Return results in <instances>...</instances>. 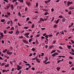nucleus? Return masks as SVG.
Masks as SVG:
<instances>
[{
	"label": "nucleus",
	"mask_w": 74,
	"mask_h": 74,
	"mask_svg": "<svg viewBox=\"0 0 74 74\" xmlns=\"http://www.w3.org/2000/svg\"><path fill=\"white\" fill-rule=\"evenodd\" d=\"M62 22H66V18H65L64 17L62 19Z\"/></svg>",
	"instance_id": "1"
},
{
	"label": "nucleus",
	"mask_w": 74,
	"mask_h": 74,
	"mask_svg": "<svg viewBox=\"0 0 74 74\" xmlns=\"http://www.w3.org/2000/svg\"><path fill=\"white\" fill-rule=\"evenodd\" d=\"M67 6H69V5L70 4H73V2L71 1L70 2H69V1H68L67 3Z\"/></svg>",
	"instance_id": "2"
},
{
	"label": "nucleus",
	"mask_w": 74,
	"mask_h": 74,
	"mask_svg": "<svg viewBox=\"0 0 74 74\" xmlns=\"http://www.w3.org/2000/svg\"><path fill=\"white\" fill-rule=\"evenodd\" d=\"M23 42L25 44H29V42L27 41V40H23Z\"/></svg>",
	"instance_id": "3"
},
{
	"label": "nucleus",
	"mask_w": 74,
	"mask_h": 74,
	"mask_svg": "<svg viewBox=\"0 0 74 74\" xmlns=\"http://www.w3.org/2000/svg\"><path fill=\"white\" fill-rule=\"evenodd\" d=\"M7 53L8 55H10L12 53L11 52H8V51L6 52Z\"/></svg>",
	"instance_id": "4"
},
{
	"label": "nucleus",
	"mask_w": 74,
	"mask_h": 74,
	"mask_svg": "<svg viewBox=\"0 0 74 74\" xmlns=\"http://www.w3.org/2000/svg\"><path fill=\"white\" fill-rule=\"evenodd\" d=\"M69 10H73L74 9V8L72 7V6H70L69 8Z\"/></svg>",
	"instance_id": "5"
},
{
	"label": "nucleus",
	"mask_w": 74,
	"mask_h": 74,
	"mask_svg": "<svg viewBox=\"0 0 74 74\" xmlns=\"http://www.w3.org/2000/svg\"><path fill=\"white\" fill-rule=\"evenodd\" d=\"M0 35H1V38L2 39V38H3V32L1 33H0Z\"/></svg>",
	"instance_id": "6"
},
{
	"label": "nucleus",
	"mask_w": 74,
	"mask_h": 74,
	"mask_svg": "<svg viewBox=\"0 0 74 74\" xmlns=\"http://www.w3.org/2000/svg\"><path fill=\"white\" fill-rule=\"evenodd\" d=\"M10 5H10V4H9L8 5H7L6 7L7 8V10H8V8H10Z\"/></svg>",
	"instance_id": "7"
},
{
	"label": "nucleus",
	"mask_w": 74,
	"mask_h": 74,
	"mask_svg": "<svg viewBox=\"0 0 74 74\" xmlns=\"http://www.w3.org/2000/svg\"><path fill=\"white\" fill-rule=\"evenodd\" d=\"M67 47L68 49H71V45H68L67 46Z\"/></svg>",
	"instance_id": "8"
},
{
	"label": "nucleus",
	"mask_w": 74,
	"mask_h": 74,
	"mask_svg": "<svg viewBox=\"0 0 74 74\" xmlns=\"http://www.w3.org/2000/svg\"><path fill=\"white\" fill-rule=\"evenodd\" d=\"M40 21H42V22H44V20L42 18H40Z\"/></svg>",
	"instance_id": "9"
},
{
	"label": "nucleus",
	"mask_w": 74,
	"mask_h": 74,
	"mask_svg": "<svg viewBox=\"0 0 74 74\" xmlns=\"http://www.w3.org/2000/svg\"><path fill=\"white\" fill-rule=\"evenodd\" d=\"M9 64H5V67H9Z\"/></svg>",
	"instance_id": "10"
},
{
	"label": "nucleus",
	"mask_w": 74,
	"mask_h": 74,
	"mask_svg": "<svg viewBox=\"0 0 74 74\" xmlns=\"http://www.w3.org/2000/svg\"><path fill=\"white\" fill-rule=\"evenodd\" d=\"M35 42L36 44H39V43L38 42V40L37 39H36L35 41Z\"/></svg>",
	"instance_id": "11"
},
{
	"label": "nucleus",
	"mask_w": 74,
	"mask_h": 74,
	"mask_svg": "<svg viewBox=\"0 0 74 74\" xmlns=\"http://www.w3.org/2000/svg\"><path fill=\"white\" fill-rule=\"evenodd\" d=\"M11 8H12V10L14 9V5H11Z\"/></svg>",
	"instance_id": "12"
},
{
	"label": "nucleus",
	"mask_w": 74,
	"mask_h": 74,
	"mask_svg": "<svg viewBox=\"0 0 74 74\" xmlns=\"http://www.w3.org/2000/svg\"><path fill=\"white\" fill-rule=\"evenodd\" d=\"M59 19H58L56 21V24H58L59 23Z\"/></svg>",
	"instance_id": "13"
},
{
	"label": "nucleus",
	"mask_w": 74,
	"mask_h": 74,
	"mask_svg": "<svg viewBox=\"0 0 74 74\" xmlns=\"http://www.w3.org/2000/svg\"><path fill=\"white\" fill-rule=\"evenodd\" d=\"M6 51H7V49H5L3 51V53H5Z\"/></svg>",
	"instance_id": "14"
},
{
	"label": "nucleus",
	"mask_w": 74,
	"mask_h": 74,
	"mask_svg": "<svg viewBox=\"0 0 74 74\" xmlns=\"http://www.w3.org/2000/svg\"><path fill=\"white\" fill-rule=\"evenodd\" d=\"M60 33H61V34H64V32H63V31H60Z\"/></svg>",
	"instance_id": "15"
},
{
	"label": "nucleus",
	"mask_w": 74,
	"mask_h": 74,
	"mask_svg": "<svg viewBox=\"0 0 74 74\" xmlns=\"http://www.w3.org/2000/svg\"><path fill=\"white\" fill-rule=\"evenodd\" d=\"M53 47V45H51L49 46V49H50L51 48H52Z\"/></svg>",
	"instance_id": "16"
},
{
	"label": "nucleus",
	"mask_w": 74,
	"mask_h": 74,
	"mask_svg": "<svg viewBox=\"0 0 74 74\" xmlns=\"http://www.w3.org/2000/svg\"><path fill=\"white\" fill-rule=\"evenodd\" d=\"M64 17V16H62V15H60V16H59V18H63V17Z\"/></svg>",
	"instance_id": "17"
},
{
	"label": "nucleus",
	"mask_w": 74,
	"mask_h": 74,
	"mask_svg": "<svg viewBox=\"0 0 74 74\" xmlns=\"http://www.w3.org/2000/svg\"><path fill=\"white\" fill-rule=\"evenodd\" d=\"M56 69L58 71H59V70L60 69V67H57Z\"/></svg>",
	"instance_id": "18"
},
{
	"label": "nucleus",
	"mask_w": 74,
	"mask_h": 74,
	"mask_svg": "<svg viewBox=\"0 0 74 74\" xmlns=\"http://www.w3.org/2000/svg\"><path fill=\"white\" fill-rule=\"evenodd\" d=\"M18 1H20V3H23V0H18Z\"/></svg>",
	"instance_id": "19"
},
{
	"label": "nucleus",
	"mask_w": 74,
	"mask_h": 74,
	"mask_svg": "<svg viewBox=\"0 0 74 74\" xmlns=\"http://www.w3.org/2000/svg\"><path fill=\"white\" fill-rule=\"evenodd\" d=\"M29 33H27L25 34H24V35H25V36H28V35H29Z\"/></svg>",
	"instance_id": "20"
},
{
	"label": "nucleus",
	"mask_w": 74,
	"mask_h": 74,
	"mask_svg": "<svg viewBox=\"0 0 74 74\" xmlns=\"http://www.w3.org/2000/svg\"><path fill=\"white\" fill-rule=\"evenodd\" d=\"M56 52V50H53L52 51L51 53V54H52V53H54V52Z\"/></svg>",
	"instance_id": "21"
},
{
	"label": "nucleus",
	"mask_w": 74,
	"mask_h": 74,
	"mask_svg": "<svg viewBox=\"0 0 74 74\" xmlns=\"http://www.w3.org/2000/svg\"><path fill=\"white\" fill-rule=\"evenodd\" d=\"M37 17L38 16H36L35 17L33 18V19H35V20H36V19L37 18Z\"/></svg>",
	"instance_id": "22"
},
{
	"label": "nucleus",
	"mask_w": 74,
	"mask_h": 74,
	"mask_svg": "<svg viewBox=\"0 0 74 74\" xmlns=\"http://www.w3.org/2000/svg\"><path fill=\"white\" fill-rule=\"evenodd\" d=\"M32 51H36V49L34 48H33L31 49Z\"/></svg>",
	"instance_id": "23"
},
{
	"label": "nucleus",
	"mask_w": 74,
	"mask_h": 74,
	"mask_svg": "<svg viewBox=\"0 0 74 74\" xmlns=\"http://www.w3.org/2000/svg\"><path fill=\"white\" fill-rule=\"evenodd\" d=\"M8 33L9 34H12V33H13V31H12L11 32H9Z\"/></svg>",
	"instance_id": "24"
},
{
	"label": "nucleus",
	"mask_w": 74,
	"mask_h": 74,
	"mask_svg": "<svg viewBox=\"0 0 74 74\" xmlns=\"http://www.w3.org/2000/svg\"><path fill=\"white\" fill-rule=\"evenodd\" d=\"M22 67L21 66V67H19L18 68H17V70H19L20 69H22Z\"/></svg>",
	"instance_id": "25"
},
{
	"label": "nucleus",
	"mask_w": 74,
	"mask_h": 74,
	"mask_svg": "<svg viewBox=\"0 0 74 74\" xmlns=\"http://www.w3.org/2000/svg\"><path fill=\"white\" fill-rule=\"evenodd\" d=\"M56 56V54L55 53H53L52 55V56H53V57H54V56Z\"/></svg>",
	"instance_id": "26"
},
{
	"label": "nucleus",
	"mask_w": 74,
	"mask_h": 74,
	"mask_svg": "<svg viewBox=\"0 0 74 74\" xmlns=\"http://www.w3.org/2000/svg\"><path fill=\"white\" fill-rule=\"evenodd\" d=\"M68 14H69V15H70L71 14V11H69L68 12Z\"/></svg>",
	"instance_id": "27"
},
{
	"label": "nucleus",
	"mask_w": 74,
	"mask_h": 74,
	"mask_svg": "<svg viewBox=\"0 0 74 74\" xmlns=\"http://www.w3.org/2000/svg\"><path fill=\"white\" fill-rule=\"evenodd\" d=\"M29 19H30L29 17L27 18V21H26V22H27V21L29 20Z\"/></svg>",
	"instance_id": "28"
},
{
	"label": "nucleus",
	"mask_w": 74,
	"mask_h": 74,
	"mask_svg": "<svg viewBox=\"0 0 74 74\" xmlns=\"http://www.w3.org/2000/svg\"><path fill=\"white\" fill-rule=\"evenodd\" d=\"M26 3L27 4V5H28V6H29V5H30V2L27 3V2H26Z\"/></svg>",
	"instance_id": "29"
},
{
	"label": "nucleus",
	"mask_w": 74,
	"mask_h": 74,
	"mask_svg": "<svg viewBox=\"0 0 74 74\" xmlns=\"http://www.w3.org/2000/svg\"><path fill=\"white\" fill-rule=\"evenodd\" d=\"M18 15L19 16H21V13H20V12H19L18 13Z\"/></svg>",
	"instance_id": "30"
},
{
	"label": "nucleus",
	"mask_w": 74,
	"mask_h": 74,
	"mask_svg": "<svg viewBox=\"0 0 74 74\" xmlns=\"http://www.w3.org/2000/svg\"><path fill=\"white\" fill-rule=\"evenodd\" d=\"M6 14H7V15H11V13H10V12H7L6 13Z\"/></svg>",
	"instance_id": "31"
},
{
	"label": "nucleus",
	"mask_w": 74,
	"mask_h": 74,
	"mask_svg": "<svg viewBox=\"0 0 74 74\" xmlns=\"http://www.w3.org/2000/svg\"><path fill=\"white\" fill-rule=\"evenodd\" d=\"M10 30H14V28L13 27H12L10 29Z\"/></svg>",
	"instance_id": "32"
},
{
	"label": "nucleus",
	"mask_w": 74,
	"mask_h": 74,
	"mask_svg": "<svg viewBox=\"0 0 74 74\" xmlns=\"http://www.w3.org/2000/svg\"><path fill=\"white\" fill-rule=\"evenodd\" d=\"M49 14V13L48 12H46L45 13V15H48V14Z\"/></svg>",
	"instance_id": "33"
},
{
	"label": "nucleus",
	"mask_w": 74,
	"mask_h": 74,
	"mask_svg": "<svg viewBox=\"0 0 74 74\" xmlns=\"http://www.w3.org/2000/svg\"><path fill=\"white\" fill-rule=\"evenodd\" d=\"M38 2H37L36 3V6L37 7H38Z\"/></svg>",
	"instance_id": "34"
},
{
	"label": "nucleus",
	"mask_w": 74,
	"mask_h": 74,
	"mask_svg": "<svg viewBox=\"0 0 74 74\" xmlns=\"http://www.w3.org/2000/svg\"><path fill=\"white\" fill-rule=\"evenodd\" d=\"M13 3H14V2H15L16 1H17V0H13L12 1Z\"/></svg>",
	"instance_id": "35"
},
{
	"label": "nucleus",
	"mask_w": 74,
	"mask_h": 74,
	"mask_svg": "<svg viewBox=\"0 0 74 74\" xmlns=\"http://www.w3.org/2000/svg\"><path fill=\"white\" fill-rule=\"evenodd\" d=\"M71 42H72V44H74V40H71Z\"/></svg>",
	"instance_id": "36"
},
{
	"label": "nucleus",
	"mask_w": 74,
	"mask_h": 74,
	"mask_svg": "<svg viewBox=\"0 0 74 74\" xmlns=\"http://www.w3.org/2000/svg\"><path fill=\"white\" fill-rule=\"evenodd\" d=\"M48 36H49V35H47L45 36V37H46V38H49Z\"/></svg>",
	"instance_id": "37"
},
{
	"label": "nucleus",
	"mask_w": 74,
	"mask_h": 74,
	"mask_svg": "<svg viewBox=\"0 0 74 74\" xmlns=\"http://www.w3.org/2000/svg\"><path fill=\"white\" fill-rule=\"evenodd\" d=\"M49 37H51H51H53V35L52 34H49Z\"/></svg>",
	"instance_id": "38"
},
{
	"label": "nucleus",
	"mask_w": 74,
	"mask_h": 74,
	"mask_svg": "<svg viewBox=\"0 0 74 74\" xmlns=\"http://www.w3.org/2000/svg\"><path fill=\"white\" fill-rule=\"evenodd\" d=\"M5 20H4V19H3V20H1V22H5Z\"/></svg>",
	"instance_id": "39"
},
{
	"label": "nucleus",
	"mask_w": 74,
	"mask_h": 74,
	"mask_svg": "<svg viewBox=\"0 0 74 74\" xmlns=\"http://www.w3.org/2000/svg\"><path fill=\"white\" fill-rule=\"evenodd\" d=\"M16 32L18 34H18H19V31L18 30V29H16Z\"/></svg>",
	"instance_id": "40"
},
{
	"label": "nucleus",
	"mask_w": 74,
	"mask_h": 74,
	"mask_svg": "<svg viewBox=\"0 0 74 74\" xmlns=\"http://www.w3.org/2000/svg\"><path fill=\"white\" fill-rule=\"evenodd\" d=\"M54 19H55V18L54 17H53L52 18V19L51 20V21L52 22V21H53V20H54Z\"/></svg>",
	"instance_id": "41"
},
{
	"label": "nucleus",
	"mask_w": 74,
	"mask_h": 74,
	"mask_svg": "<svg viewBox=\"0 0 74 74\" xmlns=\"http://www.w3.org/2000/svg\"><path fill=\"white\" fill-rule=\"evenodd\" d=\"M21 66L19 65H17V67L18 68H19V67H21Z\"/></svg>",
	"instance_id": "42"
},
{
	"label": "nucleus",
	"mask_w": 74,
	"mask_h": 74,
	"mask_svg": "<svg viewBox=\"0 0 74 74\" xmlns=\"http://www.w3.org/2000/svg\"><path fill=\"white\" fill-rule=\"evenodd\" d=\"M32 41V39H29V42H30Z\"/></svg>",
	"instance_id": "43"
},
{
	"label": "nucleus",
	"mask_w": 74,
	"mask_h": 74,
	"mask_svg": "<svg viewBox=\"0 0 74 74\" xmlns=\"http://www.w3.org/2000/svg\"><path fill=\"white\" fill-rule=\"evenodd\" d=\"M42 30H45V29H46V28H41Z\"/></svg>",
	"instance_id": "44"
},
{
	"label": "nucleus",
	"mask_w": 74,
	"mask_h": 74,
	"mask_svg": "<svg viewBox=\"0 0 74 74\" xmlns=\"http://www.w3.org/2000/svg\"><path fill=\"white\" fill-rule=\"evenodd\" d=\"M5 17H6V18H8V15L7 14H5Z\"/></svg>",
	"instance_id": "45"
},
{
	"label": "nucleus",
	"mask_w": 74,
	"mask_h": 74,
	"mask_svg": "<svg viewBox=\"0 0 74 74\" xmlns=\"http://www.w3.org/2000/svg\"><path fill=\"white\" fill-rule=\"evenodd\" d=\"M69 58L70 59H73V58L71 56H69Z\"/></svg>",
	"instance_id": "46"
},
{
	"label": "nucleus",
	"mask_w": 74,
	"mask_h": 74,
	"mask_svg": "<svg viewBox=\"0 0 74 74\" xmlns=\"http://www.w3.org/2000/svg\"><path fill=\"white\" fill-rule=\"evenodd\" d=\"M24 29H28V27H24Z\"/></svg>",
	"instance_id": "47"
},
{
	"label": "nucleus",
	"mask_w": 74,
	"mask_h": 74,
	"mask_svg": "<svg viewBox=\"0 0 74 74\" xmlns=\"http://www.w3.org/2000/svg\"><path fill=\"white\" fill-rule=\"evenodd\" d=\"M56 26H57V25L56 24V25H54L53 26V27L54 28H55V27H56Z\"/></svg>",
	"instance_id": "48"
},
{
	"label": "nucleus",
	"mask_w": 74,
	"mask_h": 74,
	"mask_svg": "<svg viewBox=\"0 0 74 74\" xmlns=\"http://www.w3.org/2000/svg\"><path fill=\"white\" fill-rule=\"evenodd\" d=\"M28 23L32 24V22L30 21H29L28 22Z\"/></svg>",
	"instance_id": "49"
},
{
	"label": "nucleus",
	"mask_w": 74,
	"mask_h": 74,
	"mask_svg": "<svg viewBox=\"0 0 74 74\" xmlns=\"http://www.w3.org/2000/svg\"><path fill=\"white\" fill-rule=\"evenodd\" d=\"M14 70H15L14 68H12V71H14Z\"/></svg>",
	"instance_id": "50"
},
{
	"label": "nucleus",
	"mask_w": 74,
	"mask_h": 74,
	"mask_svg": "<svg viewBox=\"0 0 74 74\" xmlns=\"http://www.w3.org/2000/svg\"><path fill=\"white\" fill-rule=\"evenodd\" d=\"M41 54H42L41 55V56H44V53H42Z\"/></svg>",
	"instance_id": "51"
},
{
	"label": "nucleus",
	"mask_w": 74,
	"mask_h": 74,
	"mask_svg": "<svg viewBox=\"0 0 74 74\" xmlns=\"http://www.w3.org/2000/svg\"><path fill=\"white\" fill-rule=\"evenodd\" d=\"M7 24L8 25H10V21H9L7 23Z\"/></svg>",
	"instance_id": "52"
},
{
	"label": "nucleus",
	"mask_w": 74,
	"mask_h": 74,
	"mask_svg": "<svg viewBox=\"0 0 74 74\" xmlns=\"http://www.w3.org/2000/svg\"><path fill=\"white\" fill-rule=\"evenodd\" d=\"M4 1H5L6 3H8V1L7 0H4Z\"/></svg>",
	"instance_id": "53"
},
{
	"label": "nucleus",
	"mask_w": 74,
	"mask_h": 74,
	"mask_svg": "<svg viewBox=\"0 0 74 74\" xmlns=\"http://www.w3.org/2000/svg\"><path fill=\"white\" fill-rule=\"evenodd\" d=\"M59 49H63V48H62V47L61 46H60L59 47Z\"/></svg>",
	"instance_id": "54"
},
{
	"label": "nucleus",
	"mask_w": 74,
	"mask_h": 74,
	"mask_svg": "<svg viewBox=\"0 0 74 74\" xmlns=\"http://www.w3.org/2000/svg\"><path fill=\"white\" fill-rule=\"evenodd\" d=\"M69 63L70 64H72V62L71 61H69Z\"/></svg>",
	"instance_id": "55"
},
{
	"label": "nucleus",
	"mask_w": 74,
	"mask_h": 74,
	"mask_svg": "<svg viewBox=\"0 0 74 74\" xmlns=\"http://www.w3.org/2000/svg\"><path fill=\"white\" fill-rule=\"evenodd\" d=\"M5 71H6L5 70H3L2 73H4L5 72Z\"/></svg>",
	"instance_id": "56"
},
{
	"label": "nucleus",
	"mask_w": 74,
	"mask_h": 74,
	"mask_svg": "<svg viewBox=\"0 0 74 74\" xmlns=\"http://www.w3.org/2000/svg\"><path fill=\"white\" fill-rule=\"evenodd\" d=\"M25 66H30V64H25Z\"/></svg>",
	"instance_id": "57"
},
{
	"label": "nucleus",
	"mask_w": 74,
	"mask_h": 74,
	"mask_svg": "<svg viewBox=\"0 0 74 74\" xmlns=\"http://www.w3.org/2000/svg\"><path fill=\"white\" fill-rule=\"evenodd\" d=\"M1 42L2 44H3L4 43V41L3 40H2Z\"/></svg>",
	"instance_id": "58"
},
{
	"label": "nucleus",
	"mask_w": 74,
	"mask_h": 74,
	"mask_svg": "<svg viewBox=\"0 0 74 74\" xmlns=\"http://www.w3.org/2000/svg\"><path fill=\"white\" fill-rule=\"evenodd\" d=\"M34 25L33 24L32 25V28H34Z\"/></svg>",
	"instance_id": "59"
},
{
	"label": "nucleus",
	"mask_w": 74,
	"mask_h": 74,
	"mask_svg": "<svg viewBox=\"0 0 74 74\" xmlns=\"http://www.w3.org/2000/svg\"><path fill=\"white\" fill-rule=\"evenodd\" d=\"M33 55V54L32 53H30V55H29V56H32Z\"/></svg>",
	"instance_id": "60"
},
{
	"label": "nucleus",
	"mask_w": 74,
	"mask_h": 74,
	"mask_svg": "<svg viewBox=\"0 0 74 74\" xmlns=\"http://www.w3.org/2000/svg\"><path fill=\"white\" fill-rule=\"evenodd\" d=\"M22 72V70H20L19 72V73H18V74H21V72Z\"/></svg>",
	"instance_id": "61"
},
{
	"label": "nucleus",
	"mask_w": 74,
	"mask_h": 74,
	"mask_svg": "<svg viewBox=\"0 0 74 74\" xmlns=\"http://www.w3.org/2000/svg\"><path fill=\"white\" fill-rule=\"evenodd\" d=\"M45 59H46V60H48V58H47V57H45Z\"/></svg>",
	"instance_id": "62"
},
{
	"label": "nucleus",
	"mask_w": 74,
	"mask_h": 74,
	"mask_svg": "<svg viewBox=\"0 0 74 74\" xmlns=\"http://www.w3.org/2000/svg\"><path fill=\"white\" fill-rule=\"evenodd\" d=\"M47 60H45V61H43V63H45L46 62H47Z\"/></svg>",
	"instance_id": "63"
},
{
	"label": "nucleus",
	"mask_w": 74,
	"mask_h": 74,
	"mask_svg": "<svg viewBox=\"0 0 74 74\" xmlns=\"http://www.w3.org/2000/svg\"><path fill=\"white\" fill-rule=\"evenodd\" d=\"M40 36V34H38L36 35V37H38Z\"/></svg>",
	"instance_id": "64"
}]
</instances>
